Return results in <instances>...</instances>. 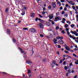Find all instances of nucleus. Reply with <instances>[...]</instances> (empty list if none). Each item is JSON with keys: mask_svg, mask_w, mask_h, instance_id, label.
<instances>
[{"mask_svg": "<svg viewBox=\"0 0 78 78\" xmlns=\"http://www.w3.org/2000/svg\"><path fill=\"white\" fill-rule=\"evenodd\" d=\"M71 33H72V34H74L76 36H78V34L76 31H73L72 30H71Z\"/></svg>", "mask_w": 78, "mask_h": 78, "instance_id": "1", "label": "nucleus"}, {"mask_svg": "<svg viewBox=\"0 0 78 78\" xmlns=\"http://www.w3.org/2000/svg\"><path fill=\"white\" fill-rule=\"evenodd\" d=\"M30 31L31 33H35L36 32L35 29L32 28L30 29Z\"/></svg>", "mask_w": 78, "mask_h": 78, "instance_id": "2", "label": "nucleus"}, {"mask_svg": "<svg viewBox=\"0 0 78 78\" xmlns=\"http://www.w3.org/2000/svg\"><path fill=\"white\" fill-rule=\"evenodd\" d=\"M38 25L39 26V27L41 28H42L44 27V26H43V24L41 23L38 24Z\"/></svg>", "mask_w": 78, "mask_h": 78, "instance_id": "3", "label": "nucleus"}, {"mask_svg": "<svg viewBox=\"0 0 78 78\" xmlns=\"http://www.w3.org/2000/svg\"><path fill=\"white\" fill-rule=\"evenodd\" d=\"M52 5L53 8H55L56 7V3L55 2L52 3Z\"/></svg>", "mask_w": 78, "mask_h": 78, "instance_id": "4", "label": "nucleus"}, {"mask_svg": "<svg viewBox=\"0 0 78 78\" xmlns=\"http://www.w3.org/2000/svg\"><path fill=\"white\" fill-rule=\"evenodd\" d=\"M26 62V63H28V64H32V62L29 60H27V61Z\"/></svg>", "mask_w": 78, "mask_h": 78, "instance_id": "5", "label": "nucleus"}, {"mask_svg": "<svg viewBox=\"0 0 78 78\" xmlns=\"http://www.w3.org/2000/svg\"><path fill=\"white\" fill-rule=\"evenodd\" d=\"M49 18L50 19H52L53 18V15L52 14L51 15H50L49 16Z\"/></svg>", "mask_w": 78, "mask_h": 78, "instance_id": "6", "label": "nucleus"}, {"mask_svg": "<svg viewBox=\"0 0 78 78\" xmlns=\"http://www.w3.org/2000/svg\"><path fill=\"white\" fill-rule=\"evenodd\" d=\"M59 43L60 44H62L63 43H64V42H63V41L62 40H60L59 41H58Z\"/></svg>", "mask_w": 78, "mask_h": 78, "instance_id": "7", "label": "nucleus"}, {"mask_svg": "<svg viewBox=\"0 0 78 78\" xmlns=\"http://www.w3.org/2000/svg\"><path fill=\"white\" fill-rule=\"evenodd\" d=\"M34 13H31V15H30V16L31 17H34Z\"/></svg>", "mask_w": 78, "mask_h": 78, "instance_id": "8", "label": "nucleus"}, {"mask_svg": "<svg viewBox=\"0 0 78 78\" xmlns=\"http://www.w3.org/2000/svg\"><path fill=\"white\" fill-rule=\"evenodd\" d=\"M10 30L9 29H7V34H10Z\"/></svg>", "mask_w": 78, "mask_h": 78, "instance_id": "9", "label": "nucleus"}, {"mask_svg": "<svg viewBox=\"0 0 78 78\" xmlns=\"http://www.w3.org/2000/svg\"><path fill=\"white\" fill-rule=\"evenodd\" d=\"M64 46H66V49L67 50L69 51V48L67 46H66V44L64 45Z\"/></svg>", "mask_w": 78, "mask_h": 78, "instance_id": "10", "label": "nucleus"}, {"mask_svg": "<svg viewBox=\"0 0 78 78\" xmlns=\"http://www.w3.org/2000/svg\"><path fill=\"white\" fill-rule=\"evenodd\" d=\"M38 20H39V21H40V22H41L42 23V22H44V21L43 20L41 19L40 18H39L38 19Z\"/></svg>", "mask_w": 78, "mask_h": 78, "instance_id": "11", "label": "nucleus"}, {"mask_svg": "<svg viewBox=\"0 0 78 78\" xmlns=\"http://www.w3.org/2000/svg\"><path fill=\"white\" fill-rule=\"evenodd\" d=\"M69 27V25L67 24H65V27L66 28H67V27Z\"/></svg>", "mask_w": 78, "mask_h": 78, "instance_id": "12", "label": "nucleus"}, {"mask_svg": "<svg viewBox=\"0 0 78 78\" xmlns=\"http://www.w3.org/2000/svg\"><path fill=\"white\" fill-rule=\"evenodd\" d=\"M8 8H7L6 9L5 12H6V13H7V12H8Z\"/></svg>", "mask_w": 78, "mask_h": 78, "instance_id": "13", "label": "nucleus"}, {"mask_svg": "<svg viewBox=\"0 0 78 78\" xmlns=\"http://www.w3.org/2000/svg\"><path fill=\"white\" fill-rule=\"evenodd\" d=\"M59 19V18L58 17H56L55 18V19L54 20L55 21H56V20H58V19Z\"/></svg>", "mask_w": 78, "mask_h": 78, "instance_id": "14", "label": "nucleus"}, {"mask_svg": "<svg viewBox=\"0 0 78 78\" xmlns=\"http://www.w3.org/2000/svg\"><path fill=\"white\" fill-rule=\"evenodd\" d=\"M61 31L63 34H65V33H66V32H65V31L64 30H62Z\"/></svg>", "mask_w": 78, "mask_h": 78, "instance_id": "15", "label": "nucleus"}, {"mask_svg": "<svg viewBox=\"0 0 78 78\" xmlns=\"http://www.w3.org/2000/svg\"><path fill=\"white\" fill-rule=\"evenodd\" d=\"M23 30H28V28H23Z\"/></svg>", "mask_w": 78, "mask_h": 78, "instance_id": "16", "label": "nucleus"}, {"mask_svg": "<svg viewBox=\"0 0 78 78\" xmlns=\"http://www.w3.org/2000/svg\"><path fill=\"white\" fill-rule=\"evenodd\" d=\"M12 41H13L14 43H16V40L14 38H13Z\"/></svg>", "mask_w": 78, "mask_h": 78, "instance_id": "17", "label": "nucleus"}, {"mask_svg": "<svg viewBox=\"0 0 78 78\" xmlns=\"http://www.w3.org/2000/svg\"><path fill=\"white\" fill-rule=\"evenodd\" d=\"M64 69L66 70H67V67L66 66H65L64 67Z\"/></svg>", "mask_w": 78, "mask_h": 78, "instance_id": "18", "label": "nucleus"}, {"mask_svg": "<svg viewBox=\"0 0 78 78\" xmlns=\"http://www.w3.org/2000/svg\"><path fill=\"white\" fill-rule=\"evenodd\" d=\"M71 27H72V28H73V27H75V25L73 24H72L71 25Z\"/></svg>", "mask_w": 78, "mask_h": 78, "instance_id": "19", "label": "nucleus"}, {"mask_svg": "<svg viewBox=\"0 0 78 78\" xmlns=\"http://www.w3.org/2000/svg\"><path fill=\"white\" fill-rule=\"evenodd\" d=\"M48 9H51V5H49V6L48 7Z\"/></svg>", "mask_w": 78, "mask_h": 78, "instance_id": "20", "label": "nucleus"}, {"mask_svg": "<svg viewBox=\"0 0 78 78\" xmlns=\"http://www.w3.org/2000/svg\"><path fill=\"white\" fill-rule=\"evenodd\" d=\"M25 12H23L21 13V15H22L23 16L24 14H25Z\"/></svg>", "mask_w": 78, "mask_h": 78, "instance_id": "21", "label": "nucleus"}, {"mask_svg": "<svg viewBox=\"0 0 78 78\" xmlns=\"http://www.w3.org/2000/svg\"><path fill=\"white\" fill-rule=\"evenodd\" d=\"M52 64H56V62L55 61L52 62Z\"/></svg>", "mask_w": 78, "mask_h": 78, "instance_id": "22", "label": "nucleus"}, {"mask_svg": "<svg viewBox=\"0 0 78 78\" xmlns=\"http://www.w3.org/2000/svg\"><path fill=\"white\" fill-rule=\"evenodd\" d=\"M27 9V8L25 7H23V9H22L23 10H25Z\"/></svg>", "mask_w": 78, "mask_h": 78, "instance_id": "23", "label": "nucleus"}, {"mask_svg": "<svg viewBox=\"0 0 78 78\" xmlns=\"http://www.w3.org/2000/svg\"><path fill=\"white\" fill-rule=\"evenodd\" d=\"M56 39H60V37L59 36L57 37Z\"/></svg>", "mask_w": 78, "mask_h": 78, "instance_id": "24", "label": "nucleus"}, {"mask_svg": "<svg viewBox=\"0 0 78 78\" xmlns=\"http://www.w3.org/2000/svg\"><path fill=\"white\" fill-rule=\"evenodd\" d=\"M64 13H65V12L64 11H62L61 14H64Z\"/></svg>", "mask_w": 78, "mask_h": 78, "instance_id": "25", "label": "nucleus"}, {"mask_svg": "<svg viewBox=\"0 0 78 78\" xmlns=\"http://www.w3.org/2000/svg\"><path fill=\"white\" fill-rule=\"evenodd\" d=\"M69 29L68 28H66V30L67 32L69 31Z\"/></svg>", "mask_w": 78, "mask_h": 78, "instance_id": "26", "label": "nucleus"}, {"mask_svg": "<svg viewBox=\"0 0 78 78\" xmlns=\"http://www.w3.org/2000/svg\"><path fill=\"white\" fill-rule=\"evenodd\" d=\"M39 16L40 17H41V18H42V17H43L41 15V14H39Z\"/></svg>", "mask_w": 78, "mask_h": 78, "instance_id": "27", "label": "nucleus"}, {"mask_svg": "<svg viewBox=\"0 0 78 78\" xmlns=\"http://www.w3.org/2000/svg\"><path fill=\"white\" fill-rule=\"evenodd\" d=\"M53 41H56L58 40L57 39H56V38H54Z\"/></svg>", "mask_w": 78, "mask_h": 78, "instance_id": "28", "label": "nucleus"}, {"mask_svg": "<svg viewBox=\"0 0 78 78\" xmlns=\"http://www.w3.org/2000/svg\"><path fill=\"white\" fill-rule=\"evenodd\" d=\"M40 36H41V37H44V35H43V34H40Z\"/></svg>", "mask_w": 78, "mask_h": 78, "instance_id": "29", "label": "nucleus"}, {"mask_svg": "<svg viewBox=\"0 0 78 78\" xmlns=\"http://www.w3.org/2000/svg\"><path fill=\"white\" fill-rule=\"evenodd\" d=\"M59 27L58 26H57L56 27V30H58V29H59Z\"/></svg>", "mask_w": 78, "mask_h": 78, "instance_id": "30", "label": "nucleus"}, {"mask_svg": "<svg viewBox=\"0 0 78 78\" xmlns=\"http://www.w3.org/2000/svg\"><path fill=\"white\" fill-rule=\"evenodd\" d=\"M68 72L69 73H71V72L70 71V70H68Z\"/></svg>", "mask_w": 78, "mask_h": 78, "instance_id": "31", "label": "nucleus"}, {"mask_svg": "<svg viewBox=\"0 0 78 78\" xmlns=\"http://www.w3.org/2000/svg\"><path fill=\"white\" fill-rule=\"evenodd\" d=\"M72 38L73 39H74V40H76V37H73Z\"/></svg>", "mask_w": 78, "mask_h": 78, "instance_id": "32", "label": "nucleus"}, {"mask_svg": "<svg viewBox=\"0 0 78 78\" xmlns=\"http://www.w3.org/2000/svg\"><path fill=\"white\" fill-rule=\"evenodd\" d=\"M45 14V12L43 11V12H42V14L43 15H44V14Z\"/></svg>", "mask_w": 78, "mask_h": 78, "instance_id": "33", "label": "nucleus"}, {"mask_svg": "<svg viewBox=\"0 0 78 78\" xmlns=\"http://www.w3.org/2000/svg\"><path fill=\"white\" fill-rule=\"evenodd\" d=\"M64 10L65 11H67V8L65 7L64 9Z\"/></svg>", "mask_w": 78, "mask_h": 78, "instance_id": "34", "label": "nucleus"}, {"mask_svg": "<svg viewBox=\"0 0 78 78\" xmlns=\"http://www.w3.org/2000/svg\"><path fill=\"white\" fill-rule=\"evenodd\" d=\"M38 20H39V19H38V18L36 17L35 19V21H37Z\"/></svg>", "mask_w": 78, "mask_h": 78, "instance_id": "35", "label": "nucleus"}, {"mask_svg": "<svg viewBox=\"0 0 78 78\" xmlns=\"http://www.w3.org/2000/svg\"><path fill=\"white\" fill-rule=\"evenodd\" d=\"M19 48L20 50L21 51H22V50H23V49H22L21 48Z\"/></svg>", "mask_w": 78, "mask_h": 78, "instance_id": "36", "label": "nucleus"}, {"mask_svg": "<svg viewBox=\"0 0 78 78\" xmlns=\"http://www.w3.org/2000/svg\"><path fill=\"white\" fill-rule=\"evenodd\" d=\"M64 51L65 52V53H69V52L66 51V50H65Z\"/></svg>", "mask_w": 78, "mask_h": 78, "instance_id": "37", "label": "nucleus"}, {"mask_svg": "<svg viewBox=\"0 0 78 78\" xmlns=\"http://www.w3.org/2000/svg\"><path fill=\"white\" fill-rule=\"evenodd\" d=\"M61 2H65V0H61Z\"/></svg>", "mask_w": 78, "mask_h": 78, "instance_id": "38", "label": "nucleus"}, {"mask_svg": "<svg viewBox=\"0 0 78 78\" xmlns=\"http://www.w3.org/2000/svg\"><path fill=\"white\" fill-rule=\"evenodd\" d=\"M73 55L74 56H75V57H76V56H76L75 54H73Z\"/></svg>", "mask_w": 78, "mask_h": 78, "instance_id": "39", "label": "nucleus"}, {"mask_svg": "<svg viewBox=\"0 0 78 78\" xmlns=\"http://www.w3.org/2000/svg\"><path fill=\"white\" fill-rule=\"evenodd\" d=\"M67 32V34H68V36H69V35H70V33L69 32V31Z\"/></svg>", "mask_w": 78, "mask_h": 78, "instance_id": "40", "label": "nucleus"}, {"mask_svg": "<svg viewBox=\"0 0 78 78\" xmlns=\"http://www.w3.org/2000/svg\"><path fill=\"white\" fill-rule=\"evenodd\" d=\"M66 57H67V58H71V56H69V55H67L66 56Z\"/></svg>", "mask_w": 78, "mask_h": 78, "instance_id": "41", "label": "nucleus"}, {"mask_svg": "<svg viewBox=\"0 0 78 78\" xmlns=\"http://www.w3.org/2000/svg\"><path fill=\"white\" fill-rule=\"evenodd\" d=\"M72 8H73V9H75V7L74 6H72Z\"/></svg>", "mask_w": 78, "mask_h": 78, "instance_id": "42", "label": "nucleus"}, {"mask_svg": "<svg viewBox=\"0 0 78 78\" xmlns=\"http://www.w3.org/2000/svg\"><path fill=\"white\" fill-rule=\"evenodd\" d=\"M48 26H50V23L49 22L48 23Z\"/></svg>", "mask_w": 78, "mask_h": 78, "instance_id": "43", "label": "nucleus"}, {"mask_svg": "<svg viewBox=\"0 0 78 78\" xmlns=\"http://www.w3.org/2000/svg\"><path fill=\"white\" fill-rule=\"evenodd\" d=\"M63 37H60V39H63Z\"/></svg>", "mask_w": 78, "mask_h": 78, "instance_id": "44", "label": "nucleus"}, {"mask_svg": "<svg viewBox=\"0 0 78 78\" xmlns=\"http://www.w3.org/2000/svg\"><path fill=\"white\" fill-rule=\"evenodd\" d=\"M66 7H68L69 6V5L68 4H66L65 5Z\"/></svg>", "mask_w": 78, "mask_h": 78, "instance_id": "45", "label": "nucleus"}, {"mask_svg": "<svg viewBox=\"0 0 78 78\" xmlns=\"http://www.w3.org/2000/svg\"><path fill=\"white\" fill-rule=\"evenodd\" d=\"M66 61L64 62L63 63V65H65L66 64Z\"/></svg>", "mask_w": 78, "mask_h": 78, "instance_id": "46", "label": "nucleus"}, {"mask_svg": "<svg viewBox=\"0 0 78 78\" xmlns=\"http://www.w3.org/2000/svg\"><path fill=\"white\" fill-rule=\"evenodd\" d=\"M51 23H52V25H54V24H55V23L53 21H52Z\"/></svg>", "mask_w": 78, "mask_h": 78, "instance_id": "47", "label": "nucleus"}, {"mask_svg": "<svg viewBox=\"0 0 78 78\" xmlns=\"http://www.w3.org/2000/svg\"><path fill=\"white\" fill-rule=\"evenodd\" d=\"M75 64H78V62H77V61L75 62Z\"/></svg>", "mask_w": 78, "mask_h": 78, "instance_id": "48", "label": "nucleus"}, {"mask_svg": "<svg viewBox=\"0 0 78 78\" xmlns=\"http://www.w3.org/2000/svg\"><path fill=\"white\" fill-rule=\"evenodd\" d=\"M62 20H63V21H66V19L64 18H63L62 19Z\"/></svg>", "mask_w": 78, "mask_h": 78, "instance_id": "49", "label": "nucleus"}, {"mask_svg": "<svg viewBox=\"0 0 78 78\" xmlns=\"http://www.w3.org/2000/svg\"><path fill=\"white\" fill-rule=\"evenodd\" d=\"M45 9H46L44 7L43 8V11H45Z\"/></svg>", "mask_w": 78, "mask_h": 78, "instance_id": "50", "label": "nucleus"}, {"mask_svg": "<svg viewBox=\"0 0 78 78\" xmlns=\"http://www.w3.org/2000/svg\"><path fill=\"white\" fill-rule=\"evenodd\" d=\"M54 43L55 44H57V43H58V42L56 41H54Z\"/></svg>", "mask_w": 78, "mask_h": 78, "instance_id": "51", "label": "nucleus"}, {"mask_svg": "<svg viewBox=\"0 0 78 78\" xmlns=\"http://www.w3.org/2000/svg\"><path fill=\"white\" fill-rule=\"evenodd\" d=\"M60 10H62V7L61 6V7H60Z\"/></svg>", "mask_w": 78, "mask_h": 78, "instance_id": "52", "label": "nucleus"}, {"mask_svg": "<svg viewBox=\"0 0 78 78\" xmlns=\"http://www.w3.org/2000/svg\"><path fill=\"white\" fill-rule=\"evenodd\" d=\"M62 61L61 60L59 62L60 64H61L62 63Z\"/></svg>", "mask_w": 78, "mask_h": 78, "instance_id": "53", "label": "nucleus"}, {"mask_svg": "<svg viewBox=\"0 0 78 78\" xmlns=\"http://www.w3.org/2000/svg\"><path fill=\"white\" fill-rule=\"evenodd\" d=\"M72 65H73V64H72V63H70L69 65L70 66H72Z\"/></svg>", "mask_w": 78, "mask_h": 78, "instance_id": "54", "label": "nucleus"}, {"mask_svg": "<svg viewBox=\"0 0 78 78\" xmlns=\"http://www.w3.org/2000/svg\"><path fill=\"white\" fill-rule=\"evenodd\" d=\"M30 72H31V71L30 70H28V73H30Z\"/></svg>", "mask_w": 78, "mask_h": 78, "instance_id": "55", "label": "nucleus"}, {"mask_svg": "<svg viewBox=\"0 0 78 78\" xmlns=\"http://www.w3.org/2000/svg\"><path fill=\"white\" fill-rule=\"evenodd\" d=\"M61 22H62V23H65V22H64V21H63V20H62L61 21Z\"/></svg>", "mask_w": 78, "mask_h": 78, "instance_id": "56", "label": "nucleus"}, {"mask_svg": "<svg viewBox=\"0 0 78 78\" xmlns=\"http://www.w3.org/2000/svg\"><path fill=\"white\" fill-rule=\"evenodd\" d=\"M69 37H71V38H72L73 37V36H72V35H69Z\"/></svg>", "mask_w": 78, "mask_h": 78, "instance_id": "57", "label": "nucleus"}, {"mask_svg": "<svg viewBox=\"0 0 78 78\" xmlns=\"http://www.w3.org/2000/svg\"><path fill=\"white\" fill-rule=\"evenodd\" d=\"M23 78H26V77L25 76V75H23Z\"/></svg>", "mask_w": 78, "mask_h": 78, "instance_id": "58", "label": "nucleus"}, {"mask_svg": "<svg viewBox=\"0 0 78 78\" xmlns=\"http://www.w3.org/2000/svg\"><path fill=\"white\" fill-rule=\"evenodd\" d=\"M46 61V60H45V59H43V62H45Z\"/></svg>", "mask_w": 78, "mask_h": 78, "instance_id": "59", "label": "nucleus"}, {"mask_svg": "<svg viewBox=\"0 0 78 78\" xmlns=\"http://www.w3.org/2000/svg\"><path fill=\"white\" fill-rule=\"evenodd\" d=\"M67 23H69V24H70V21H67Z\"/></svg>", "mask_w": 78, "mask_h": 78, "instance_id": "60", "label": "nucleus"}, {"mask_svg": "<svg viewBox=\"0 0 78 78\" xmlns=\"http://www.w3.org/2000/svg\"><path fill=\"white\" fill-rule=\"evenodd\" d=\"M53 33L54 35H55V31H53Z\"/></svg>", "mask_w": 78, "mask_h": 78, "instance_id": "61", "label": "nucleus"}, {"mask_svg": "<svg viewBox=\"0 0 78 78\" xmlns=\"http://www.w3.org/2000/svg\"><path fill=\"white\" fill-rule=\"evenodd\" d=\"M2 73H3V74H6L7 73H6L4 72H3Z\"/></svg>", "mask_w": 78, "mask_h": 78, "instance_id": "62", "label": "nucleus"}, {"mask_svg": "<svg viewBox=\"0 0 78 78\" xmlns=\"http://www.w3.org/2000/svg\"><path fill=\"white\" fill-rule=\"evenodd\" d=\"M75 42H76L78 43V40H75Z\"/></svg>", "mask_w": 78, "mask_h": 78, "instance_id": "63", "label": "nucleus"}, {"mask_svg": "<svg viewBox=\"0 0 78 78\" xmlns=\"http://www.w3.org/2000/svg\"><path fill=\"white\" fill-rule=\"evenodd\" d=\"M58 48H61V46H60V45H58Z\"/></svg>", "mask_w": 78, "mask_h": 78, "instance_id": "64", "label": "nucleus"}]
</instances>
